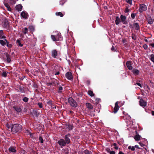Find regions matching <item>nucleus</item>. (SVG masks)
<instances>
[{"instance_id":"nucleus-24","label":"nucleus","mask_w":154,"mask_h":154,"mask_svg":"<svg viewBox=\"0 0 154 154\" xmlns=\"http://www.w3.org/2000/svg\"><path fill=\"white\" fill-rule=\"evenodd\" d=\"M86 105L87 106V107L90 109H92L93 108L92 105L90 103H86Z\"/></svg>"},{"instance_id":"nucleus-58","label":"nucleus","mask_w":154,"mask_h":154,"mask_svg":"<svg viewBox=\"0 0 154 154\" xmlns=\"http://www.w3.org/2000/svg\"><path fill=\"white\" fill-rule=\"evenodd\" d=\"M116 152L114 151H112L110 152L109 154H115Z\"/></svg>"},{"instance_id":"nucleus-41","label":"nucleus","mask_w":154,"mask_h":154,"mask_svg":"<svg viewBox=\"0 0 154 154\" xmlns=\"http://www.w3.org/2000/svg\"><path fill=\"white\" fill-rule=\"evenodd\" d=\"M73 125H69L67 128H68V129L70 130H72L73 129Z\"/></svg>"},{"instance_id":"nucleus-16","label":"nucleus","mask_w":154,"mask_h":154,"mask_svg":"<svg viewBox=\"0 0 154 154\" xmlns=\"http://www.w3.org/2000/svg\"><path fill=\"white\" fill-rule=\"evenodd\" d=\"M56 36L57 41H61L62 40V37L60 33L58 32Z\"/></svg>"},{"instance_id":"nucleus-56","label":"nucleus","mask_w":154,"mask_h":154,"mask_svg":"<svg viewBox=\"0 0 154 154\" xmlns=\"http://www.w3.org/2000/svg\"><path fill=\"white\" fill-rule=\"evenodd\" d=\"M88 86L90 84V81L89 80H87L86 82Z\"/></svg>"},{"instance_id":"nucleus-8","label":"nucleus","mask_w":154,"mask_h":154,"mask_svg":"<svg viewBox=\"0 0 154 154\" xmlns=\"http://www.w3.org/2000/svg\"><path fill=\"white\" fill-rule=\"evenodd\" d=\"M140 105L142 107H145L146 106L147 102L143 99H140L139 101Z\"/></svg>"},{"instance_id":"nucleus-47","label":"nucleus","mask_w":154,"mask_h":154,"mask_svg":"<svg viewBox=\"0 0 154 154\" xmlns=\"http://www.w3.org/2000/svg\"><path fill=\"white\" fill-rule=\"evenodd\" d=\"M139 26L138 23H135V29L138 30L139 29Z\"/></svg>"},{"instance_id":"nucleus-34","label":"nucleus","mask_w":154,"mask_h":154,"mask_svg":"<svg viewBox=\"0 0 154 154\" xmlns=\"http://www.w3.org/2000/svg\"><path fill=\"white\" fill-rule=\"evenodd\" d=\"M88 94L90 96H94V95L93 91L91 90L89 91L88 92Z\"/></svg>"},{"instance_id":"nucleus-39","label":"nucleus","mask_w":154,"mask_h":154,"mask_svg":"<svg viewBox=\"0 0 154 154\" xmlns=\"http://www.w3.org/2000/svg\"><path fill=\"white\" fill-rule=\"evenodd\" d=\"M2 76L6 77L7 76V73L5 71H3L2 73Z\"/></svg>"},{"instance_id":"nucleus-63","label":"nucleus","mask_w":154,"mask_h":154,"mask_svg":"<svg viewBox=\"0 0 154 154\" xmlns=\"http://www.w3.org/2000/svg\"><path fill=\"white\" fill-rule=\"evenodd\" d=\"M25 77V76H22V77H21L20 79L21 80H23Z\"/></svg>"},{"instance_id":"nucleus-20","label":"nucleus","mask_w":154,"mask_h":154,"mask_svg":"<svg viewBox=\"0 0 154 154\" xmlns=\"http://www.w3.org/2000/svg\"><path fill=\"white\" fill-rule=\"evenodd\" d=\"M121 119H122L125 120H130V119H131V117L128 114H127V115H125V116H122L121 117Z\"/></svg>"},{"instance_id":"nucleus-50","label":"nucleus","mask_w":154,"mask_h":154,"mask_svg":"<svg viewBox=\"0 0 154 154\" xmlns=\"http://www.w3.org/2000/svg\"><path fill=\"white\" fill-rule=\"evenodd\" d=\"M126 1L127 3L129 4L130 5L132 4V0H126Z\"/></svg>"},{"instance_id":"nucleus-43","label":"nucleus","mask_w":154,"mask_h":154,"mask_svg":"<svg viewBox=\"0 0 154 154\" xmlns=\"http://www.w3.org/2000/svg\"><path fill=\"white\" fill-rule=\"evenodd\" d=\"M137 85L139 86L140 88H142V84L140 83V82H136V84H135V85Z\"/></svg>"},{"instance_id":"nucleus-12","label":"nucleus","mask_w":154,"mask_h":154,"mask_svg":"<svg viewBox=\"0 0 154 154\" xmlns=\"http://www.w3.org/2000/svg\"><path fill=\"white\" fill-rule=\"evenodd\" d=\"M57 51L56 49H54L51 51V56L54 58H56L57 55Z\"/></svg>"},{"instance_id":"nucleus-18","label":"nucleus","mask_w":154,"mask_h":154,"mask_svg":"<svg viewBox=\"0 0 154 154\" xmlns=\"http://www.w3.org/2000/svg\"><path fill=\"white\" fill-rule=\"evenodd\" d=\"M126 66L128 68L130 69H132V67L131 66V62L130 61H128L126 63Z\"/></svg>"},{"instance_id":"nucleus-22","label":"nucleus","mask_w":154,"mask_h":154,"mask_svg":"<svg viewBox=\"0 0 154 154\" xmlns=\"http://www.w3.org/2000/svg\"><path fill=\"white\" fill-rule=\"evenodd\" d=\"M17 88L21 93H23L25 92L24 87L23 86L19 85L18 86Z\"/></svg>"},{"instance_id":"nucleus-4","label":"nucleus","mask_w":154,"mask_h":154,"mask_svg":"<svg viewBox=\"0 0 154 154\" xmlns=\"http://www.w3.org/2000/svg\"><path fill=\"white\" fill-rule=\"evenodd\" d=\"M16 147L15 146H11L10 147L8 148V150L7 149L5 151V152L7 153H8V152L9 153H16L17 152L16 150Z\"/></svg>"},{"instance_id":"nucleus-44","label":"nucleus","mask_w":154,"mask_h":154,"mask_svg":"<svg viewBox=\"0 0 154 154\" xmlns=\"http://www.w3.org/2000/svg\"><path fill=\"white\" fill-rule=\"evenodd\" d=\"M39 140L40 141L41 143H43V140L42 136H40L39 137Z\"/></svg>"},{"instance_id":"nucleus-46","label":"nucleus","mask_w":154,"mask_h":154,"mask_svg":"<svg viewBox=\"0 0 154 154\" xmlns=\"http://www.w3.org/2000/svg\"><path fill=\"white\" fill-rule=\"evenodd\" d=\"M29 29H30V30L31 31H32L34 30V27H33V26H30L29 27Z\"/></svg>"},{"instance_id":"nucleus-2","label":"nucleus","mask_w":154,"mask_h":154,"mask_svg":"<svg viewBox=\"0 0 154 154\" xmlns=\"http://www.w3.org/2000/svg\"><path fill=\"white\" fill-rule=\"evenodd\" d=\"M69 103L70 105L74 107H76L77 106V103L73 99L72 97H69L68 99Z\"/></svg>"},{"instance_id":"nucleus-10","label":"nucleus","mask_w":154,"mask_h":154,"mask_svg":"<svg viewBox=\"0 0 154 154\" xmlns=\"http://www.w3.org/2000/svg\"><path fill=\"white\" fill-rule=\"evenodd\" d=\"M147 7L146 5L143 4L140 5V6L139 11L140 12H142L143 11L146 10Z\"/></svg>"},{"instance_id":"nucleus-21","label":"nucleus","mask_w":154,"mask_h":154,"mask_svg":"<svg viewBox=\"0 0 154 154\" xmlns=\"http://www.w3.org/2000/svg\"><path fill=\"white\" fill-rule=\"evenodd\" d=\"M141 137V136L138 134L137 132L135 131V141L139 140Z\"/></svg>"},{"instance_id":"nucleus-25","label":"nucleus","mask_w":154,"mask_h":154,"mask_svg":"<svg viewBox=\"0 0 154 154\" xmlns=\"http://www.w3.org/2000/svg\"><path fill=\"white\" fill-rule=\"evenodd\" d=\"M6 42V46L9 48H11L12 47V45L11 44H9V42L6 39H4Z\"/></svg>"},{"instance_id":"nucleus-31","label":"nucleus","mask_w":154,"mask_h":154,"mask_svg":"<svg viewBox=\"0 0 154 154\" xmlns=\"http://www.w3.org/2000/svg\"><path fill=\"white\" fill-rule=\"evenodd\" d=\"M51 37L53 41L55 42L57 41L56 35H51Z\"/></svg>"},{"instance_id":"nucleus-64","label":"nucleus","mask_w":154,"mask_h":154,"mask_svg":"<svg viewBox=\"0 0 154 154\" xmlns=\"http://www.w3.org/2000/svg\"><path fill=\"white\" fill-rule=\"evenodd\" d=\"M60 74V72L59 71H58L54 73V75H58Z\"/></svg>"},{"instance_id":"nucleus-59","label":"nucleus","mask_w":154,"mask_h":154,"mask_svg":"<svg viewBox=\"0 0 154 154\" xmlns=\"http://www.w3.org/2000/svg\"><path fill=\"white\" fill-rule=\"evenodd\" d=\"M111 50L112 51H116V50L114 48V47L113 46H112V47L111 48Z\"/></svg>"},{"instance_id":"nucleus-57","label":"nucleus","mask_w":154,"mask_h":154,"mask_svg":"<svg viewBox=\"0 0 154 154\" xmlns=\"http://www.w3.org/2000/svg\"><path fill=\"white\" fill-rule=\"evenodd\" d=\"M131 17L133 19H134L135 18V14L133 13L131 15Z\"/></svg>"},{"instance_id":"nucleus-26","label":"nucleus","mask_w":154,"mask_h":154,"mask_svg":"<svg viewBox=\"0 0 154 154\" xmlns=\"http://www.w3.org/2000/svg\"><path fill=\"white\" fill-rule=\"evenodd\" d=\"M18 0H9V3L10 5H13L14 4H15L16 2L18 1Z\"/></svg>"},{"instance_id":"nucleus-23","label":"nucleus","mask_w":154,"mask_h":154,"mask_svg":"<svg viewBox=\"0 0 154 154\" xmlns=\"http://www.w3.org/2000/svg\"><path fill=\"white\" fill-rule=\"evenodd\" d=\"M6 56L7 58V62L10 63L11 61L10 55L6 53Z\"/></svg>"},{"instance_id":"nucleus-27","label":"nucleus","mask_w":154,"mask_h":154,"mask_svg":"<svg viewBox=\"0 0 154 154\" xmlns=\"http://www.w3.org/2000/svg\"><path fill=\"white\" fill-rule=\"evenodd\" d=\"M16 43L17 45L18 46L20 47H22L23 46V45L22 44H21L20 42V40L19 39H18L16 41Z\"/></svg>"},{"instance_id":"nucleus-61","label":"nucleus","mask_w":154,"mask_h":154,"mask_svg":"<svg viewBox=\"0 0 154 154\" xmlns=\"http://www.w3.org/2000/svg\"><path fill=\"white\" fill-rule=\"evenodd\" d=\"M143 48L145 49H147V48L148 47L147 45H143Z\"/></svg>"},{"instance_id":"nucleus-13","label":"nucleus","mask_w":154,"mask_h":154,"mask_svg":"<svg viewBox=\"0 0 154 154\" xmlns=\"http://www.w3.org/2000/svg\"><path fill=\"white\" fill-rule=\"evenodd\" d=\"M66 77L69 80H71L72 79V73L69 72H68L65 74Z\"/></svg>"},{"instance_id":"nucleus-60","label":"nucleus","mask_w":154,"mask_h":154,"mask_svg":"<svg viewBox=\"0 0 154 154\" xmlns=\"http://www.w3.org/2000/svg\"><path fill=\"white\" fill-rule=\"evenodd\" d=\"M139 74V71L138 70L135 69V75H137Z\"/></svg>"},{"instance_id":"nucleus-1","label":"nucleus","mask_w":154,"mask_h":154,"mask_svg":"<svg viewBox=\"0 0 154 154\" xmlns=\"http://www.w3.org/2000/svg\"><path fill=\"white\" fill-rule=\"evenodd\" d=\"M22 129V126L18 124L12 125L11 127V132L13 134H15L17 133L20 132Z\"/></svg>"},{"instance_id":"nucleus-17","label":"nucleus","mask_w":154,"mask_h":154,"mask_svg":"<svg viewBox=\"0 0 154 154\" xmlns=\"http://www.w3.org/2000/svg\"><path fill=\"white\" fill-rule=\"evenodd\" d=\"M31 113L33 116H35L36 117H38V116L40 114L38 112V110L36 109H33Z\"/></svg>"},{"instance_id":"nucleus-35","label":"nucleus","mask_w":154,"mask_h":154,"mask_svg":"<svg viewBox=\"0 0 154 154\" xmlns=\"http://www.w3.org/2000/svg\"><path fill=\"white\" fill-rule=\"evenodd\" d=\"M0 44L2 46H4L6 45V42L5 40H0Z\"/></svg>"},{"instance_id":"nucleus-54","label":"nucleus","mask_w":154,"mask_h":154,"mask_svg":"<svg viewBox=\"0 0 154 154\" xmlns=\"http://www.w3.org/2000/svg\"><path fill=\"white\" fill-rule=\"evenodd\" d=\"M148 23L149 24H152V21L151 19H149L148 20Z\"/></svg>"},{"instance_id":"nucleus-19","label":"nucleus","mask_w":154,"mask_h":154,"mask_svg":"<svg viewBox=\"0 0 154 154\" xmlns=\"http://www.w3.org/2000/svg\"><path fill=\"white\" fill-rule=\"evenodd\" d=\"M23 6L21 4H19L16 5L15 7L16 10L18 11H21L22 9Z\"/></svg>"},{"instance_id":"nucleus-51","label":"nucleus","mask_w":154,"mask_h":154,"mask_svg":"<svg viewBox=\"0 0 154 154\" xmlns=\"http://www.w3.org/2000/svg\"><path fill=\"white\" fill-rule=\"evenodd\" d=\"M0 86H1V88H4L5 87L3 85V84L2 82H0Z\"/></svg>"},{"instance_id":"nucleus-33","label":"nucleus","mask_w":154,"mask_h":154,"mask_svg":"<svg viewBox=\"0 0 154 154\" xmlns=\"http://www.w3.org/2000/svg\"><path fill=\"white\" fill-rule=\"evenodd\" d=\"M57 91L58 93H61L63 90V88L62 87L60 86L57 87Z\"/></svg>"},{"instance_id":"nucleus-15","label":"nucleus","mask_w":154,"mask_h":154,"mask_svg":"<svg viewBox=\"0 0 154 154\" xmlns=\"http://www.w3.org/2000/svg\"><path fill=\"white\" fill-rule=\"evenodd\" d=\"M121 19L123 24H126L127 23V22L125 21L126 17L125 16L121 15L120 16Z\"/></svg>"},{"instance_id":"nucleus-6","label":"nucleus","mask_w":154,"mask_h":154,"mask_svg":"<svg viewBox=\"0 0 154 154\" xmlns=\"http://www.w3.org/2000/svg\"><path fill=\"white\" fill-rule=\"evenodd\" d=\"M13 109L17 112H21L22 110L21 106L17 104L14 106Z\"/></svg>"},{"instance_id":"nucleus-7","label":"nucleus","mask_w":154,"mask_h":154,"mask_svg":"<svg viewBox=\"0 0 154 154\" xmlns=\"http://www.w3.org/2000/svg\"><path fill=\"white\" fill-rule=\"evenodd\" d=\"M120 103V101H117L115 103V106L114 109L113 110V112L114 113H116L119 108V106L118 105V104Z\"/></svg>"},{"instance_id":"nucleus-5","label":"nucleus","mask_w":154,"mask_h":154,"mask_svg":"<svg viewBox=\"0 0 154 154\" xmlns=\"http://www.w3.org/2000/svg\"><path fill=\"white\" fill-rule=\"evenodd\" d=\"M58 144L61 146L60 147L62 148L63 146H65L67 144L63 139H60L57 142Z\"/></svg>"},{"instance_id":"nucleus-55","label":"nucleus","mask_w":154,"mask_h":154,"mask_svg":"<svg viewBox=\"0 0 154 154\" xmlns=\"http://www.w3.org/2000/svg\"><path fill=\"white\" fill-rule=\"evenodd\" d=\"M106 150L108 153H110V152L111 151H110V149L109 148H107V149H106Z\"/></svg>"},{"instance_id":"nucleus-53","label":"nucleus","mask_w":154,"mask_h":154,"mask_svg":"<svg viewBox=\"0 0 154 154\" xmlns=\"http://www.w3.org/2000/svg\"><path fill=\"white\" fill-rule=\"evenodd\" d=\"M47 104L50 105H52V101L51 100H49L47 102Z\"/></svg>"},{"instance_id":"nucleus-29","label":"nucleus","mask_w":154,"mask_h":154,"mask_svg":"<svg viewBox=\"0 0 154 154\" xmlns=\"http://www.w3.org/2000/svg\"><path fill=\"white\" fill-rule=\"evenodd\" d=\"M22 32L24 34H26L28 32V29L26 27H25L22 30Z\"/></svg>"},{"instance_id":"nucleus-49","label":"nucleus","mask_w":154,"mask_h":154,"mask_svg":"<svg viewBox=\"0 0 154 154\" xmlns=\"http://www.w3.org/2000/svg\"><path fill=\"white\" fill-rule=\"evenodd\" d=\"M33 87L35 88H38V86L36 83H34L33 84Z\"/></svg>"},{"instance_id":"nucleus-48","label":"nucleus","mask_w":154,"mask_h":154,"mask_svg":"<svg viewBox=\"0 0 154 154\" xmlns=\"http://www.w3.org/2000/svg\"><path fill=\"white\" fill-rule=\"evenodd\" d=\"M38 105L39 107L40 108H42L43 107V105L42 104V103H38Z\"/></svg>"},{"instance_id":"nucleus-11","label":"nucleus","mask_w":154,"mask_h":154,"mask_svg":"<svg viewBox=\"0 0 154 154\" xmlns=\"http://www.w3.org/2000/svg\"><path fill=\"white\" fill-rule=\"evenodd\" d=\"M20 15L25 19H27L29 17L28 13L25 11H22Z\"/></svg>"},{"instance_id":"nucleus-36","label":"nucleus","mask_w":154,"mask_h":154,"mask_svg":"<svg viewBox=\"0 0 154 154\" xmlns=\"http://www.w3.org/2000/svg\"><path fill=\"white\" fill-rule=\"evenodd\" d=\"M128 149H131L132 151H134L135 150V146H128Z\"/></svg>"},{"instance_id":"nucleus-30","label":"nucleus","mask_w":154,"mask_h":154,"mask_svg":"<svg viewBox=\"0 0 154 154\" xmlns=\"http://www.w3.org/2000/svg\"><path fill=\"white\" fill-rule=\"evenodd\" d=\"M130 27L131 29V31L134 30V28H135V23H133V24H132L131 23H130Z\"/></svg>"},{"instance_id":"nucleus-28","label":"nucleus","mask_w":154,"mask_h":154,"mask_svg":"<svg viewBox=\"0 0 154 154\" xmlns=\"http://www.w3.org/2000/svg\"><path fill=\"white\" fill-rule=\"evenodd\" d=\"M120 22V19L119 18V17L117 16L116 17V20H115V23L116 25H118Z\"/></svg>"},{"instance_id":"nucleus-62","label":"nucleus","mask_w":154,"mask_h":154,"mask_svg":"<svg viewBox=\"0 0 154 154\" xmlns=\"http://www.w3.org/2000/svg\"><path fill=\"white\" fill-rule=\"evenodd\" d=\"M132 37L133 39L135 40V34H134L133 33H132Z\"/></svg>"},{"instance_id":"nucleus-9","label":"nucleus","mask_w":154,"mask_h":154,"mask_svg":"<svg viewBox=\"0 0 154 154\" xmlns=\"http://www.w3.org/2000/svg\"><path fill=\"white\" fill-rule=\"evenodd\" d=\"M9 2L8 0H4V3L5 6L7 8V9L9 11H11V8L9 6V4H8V2Z\"/></svg>"},{"instance_id":"nucleus-32","label":"nucleus","mask_w":154,"mask_h":154,"mask_svg":"<svg viewBox=\"0 0 154 154\" xmlns=\"http://www.w3.org/2000/svg\"><path fill=\"white\" fill-rule=\"evenodd\" d=\"M94 99L95 100V103L97 104L99 102L101 101V99L100 98H95L94 97H93Z\"/></svg>"},{"instance_id":"nucleus-45","label":"nucleus","mask_w":154,"mask_h":154,"mask_svg":"<svg viewBox=\"0 0 154 154\" xmlns=\"http://www.w3.org/2000/svg\"><path fill=\"white\" fill-rule=\"evenodd\" d=\"M150 59L154 63V55L152 54L150 56Z\"/></svg>"},{"instance_id":"nucleus-38","label":"nucleus","mask_w":154,"mask_h":154,"mask_svg":"<svg viewBox=\"0 0 154 154\" xmlns=\"http://www.w3.org/2000/svg\"><path fill=\"white\" fill-rule=\"evenodd\" d=\"M83 152L85 154H91V151H90L87 149H86L83 151Z\"/></svg>"},{"instance_id":"nucleus-40","label":"nucleus","mask_w":154,"mask_h":154,"mask_svg":"<svg viewBox=\"0 0 154 154\" xmlns=\"http://www.w3.org/2000/svg\"><path fill=\"white\" fill-rule=\"evenodd\" d=\"M66 2V0H60V4L62 5Z\"/></svg>"},{"instance_id":"nucleus-52","label":"nucleus","mask_w":154,"mask_h":154,"mask_svg":"<svg viewBox=\"0 0 154 154\" xmlns=\"http://www.w3.org/2000/svg\"><path fill=\"white\" fill-rule=\"evenodd\" d=\"M4 34L2 30H0V38L2 37V35Z\"/></svg>"},{"instance_id":"nucleus-14","label":"nucleus","mask_w":154,"mask_h":154,"mask_svg":"<svg viewBox=\"0 0 154 154\" xmlns=\"http://www.w3.org/2000/svg\"><path fill=\"white\" fill-rule=\"evenodd\" d=\"M3 26L4 28H7L8 27L9 23L8 20L5 19L3 22Z\"/></svg>"},{"instance_id":"nucleus-3","label":"nucleus","mask_w":154,"mask_h":154,"mask_svg":"<svg viewBox=\"0 0 154 154\" xmlns=\"http://www.w3.org/2000/svg\"><path fill=\"white\" fill-rule=\"evenodd\" d=\"M71 137V135L69 133H68L64 136V139L67 144H70L71 143L70 139Z\"/></svg>"},{"instance_id":"nucleus-42","label":"nucleus","mask_w":154,"mask_h":154,"mask_svg":"<svg viewBox=\"0 0 154 154\" xmlns=\"http://www.w3.org/2000/svg\"><path fill=\"white\" fill-rule=\"evenodd\" d=\"M29 99L26 97H25L23 99V100L24 102H26L28 101Z\"/></svg>"},{"instance_id":"nucleus-37","label":"nucleus","mask_w":154,"mask_h":154,"mask_svg":"<svg viewBox=\"0 0 154 154\" xmlns=\"http://www.w3.org/2000/svg\"><path fill=\"white\" fill-rule=\"evenodd\" d=\"M56 15L60 16L61 17H63V15L61 12H56Z\"/></svg>"}]
</instances>
